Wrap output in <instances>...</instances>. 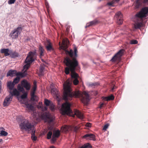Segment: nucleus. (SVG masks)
<instances>
[{
	"instance_id": "1a4fd4ad",
	"label": "nucleus",
	"mask_w": 148,
	"mask_h": 148,
	"mask_svg": "<svg viewBox=\"0 0 148 148\" xmlns=\"http://www.w3.org/2000/svg\"><path fill=\"white\" fill-rule=\"evenodd\" d=\"M60 135V131L59 130H55L53 131V135L51 139L52 142H54L56 140V138H58Z\"/></svg>"
},
{
	"instance_id": "6ab92c4d",
	"label": "nucleus",
	"mask_w": 148,
	"mask_h": 148,
	"mask_svg": "<svg viewBox=\"0 0 148 148\" xmlns=\"http://www.w3.org/2000/svg\"><path fill=\"white\" fill-rule=\"evenodd\" d=\"M16 73V71L15 70H10L9 71L7 74V76H13L15 75Z\"/></svg>"
},
{
	"instance_id": "f704fd0d",
	"label": "nucleus",
	"mask_w": 148,
	"mask_h": 148,
	"mask_svg": "<svg viewBox=\"0 0 148 148\" xmlns=\"http://www.w3.org/2000/svg\"><path fill=\"white\" fill-rule=\"evenodd\" d=\"M15 30L19 34H20L22 30V28L21 27H18Z\"/></svg>"
},
{
	"instance_id": "dca6fc26",
	"label": "nucleus",
	"mask_w": 148,
	"mask_h": 148,
	"mask_svg": "<svg viewBox=\"0 0 148 148\" xmlns=\"http://www.w3.org/2000/svg\"><path fill=\"white\" fill-rule=\"evenodd\" d=\"M15 85V84L11 81L8 82L7 86L10 91L13 89Z\"/></svg>"
},
{
	"instance_id": "7c9ffc66",
	"label": "nucleus",
	"mask_w": 148,
	"mask_h": 148,
	"mask_svg": "<svg viewBox=\"0 0 148 148\" xmlns=\"http://www.w3.org/2000/svg\"><path fill=\"white\" fill-rule=\"evenodd\" d=\"M99 85V84L97 82L93 83H89L88 84V85L89 87H92L95 86H97Z\"/></svg>"
},
{
	"instance_id": "e433bc0d",
	"label": "nucleus",
	"mask_w": 148,
	"mask_h": 148,
	"mask_svg": "<svg viewBox=\"0 0 148 148\" xmlns=\"http://www.w3.org/2000/svg\"><path fill=\"white\" fill-rule=\"evenodd\" d=\"M138 41L136 40H132L130 41V43L131 44H136L138 43Z\"/></svg>"
},
{
	"instance_id": "f3484780",
	"label": "nucleus",
	"mask_w": 148,
	"mask_h": 148,
	"mask_svg": "<svg viewBox=\"0 0 148 148\" xmlns=\"http://www.w3.org/2000/svg\"><path fill=\"white\" fill-rule=\"evenodd\" d=\"M13 91H10L9 92L10 94L9 95H12V97L13 95L18 96L19 95L20 92L18 91L16 88L13 89Z\"/></svg>"
},
{
	"instance_id": "f8f14e48",
	"label": "nucleus",
	"mask_w": 148,
	"mask_h": 148,
	"mask_svg": "<svg viewBox=\"0 0 148 148\" xmlns=\"http://www.w3.org/2000/svg\"><path fill=\"white\" fill-rule=\"evenodd\" d=\"M44 103L46 106H49V108L52 110H54V105L50 101L45 99V100Z\"/></svg>"
},
{
	"instance_id": "423d86ee",
	"label": "nucleus",
	"mask_w": 148,
	"mask_h": 148,
	"mask_svg": "<svg viewBox=\"0 0 148 148\" xmlns=\"http://www.w3.org/2000/svg\"><path fill=\"white\" fill-rule=\"evenodd\" d=\"M78 129V127H72L67 125H64L61 127V129L62 132H66L68 131L72 130L73 129L76 132Z\"/></svg>"
},
{
	"instance_id": "3c124183",
	"label": "nucleus",
	"mask_w": 148,
	"mask_h": 148,
	"mask_svg": "<svg viewBox=\"0 0 148 148\" xmlns=\"http://www.w3.org/2000/svg\"><path fill=\"white\" fill-rule=\"evenodd\" d=\"M50 148H55L53 146H51L50 147Z\"/></svg>"
},
{
	"instance_id": "7ed1b4c3",
	"label": "nucleus",
	"mask_w": 148,
	"mask_h": 148,
	"mask_svg": "<svg viewBox=\"0 0 148 148\" xmlns=\"http://www.w3.org/2000/svg\"><path fill=\"white\" fill-rule=\"evenodd\" d=\"M36 54V52H30L29 53L25 60V62L26 64L24 66V69L25 70L23 73L18 72L16 73L15 75L16 76H19L21 77H24L27 74V70L30 66V64L34 60L33 57Z\"/></svg>"
},
{
	"instance_id": "f03ea898",
	"label": "nucleus",
	"mask_w": 148,
	"mask_h": 148,
	"mask_svg": "<svg viewBox=\"0 0 148 148\" xmlns=\"http://www.w3.org/2000/svg\"><path fill=\"white\" fill-rule=\"evenodd\" d=\"M148 7L143 8L140 11L136 14L135 17V23L134 27L135 29H140L143 27V19L144 18L147 19L148 18Z\"/></svg>"
},
{
	"instance_id": "ddd939ff",
	"label": "nucleus",
	"mask_w": 148,
	"mask_h": 148,
	"mask_svg": "<svg viewBox=\"0 0 148 148\" xmlns=\"http://www.w3.org/2000/svg\"><path fill=\"white\" fill-rule=\"evenodd\" d=\"M45 46L48 51H53L54 49L52 47V44L49 41L47 40L45 44Z\"/></svg>"
},
{
	"instance_id": "c03bdc74",
	"label": "nucleus",
	"mask_w": 148,
	"mask_h": 148,
	"mask_svg": "<svg viewBox=\"0 0 148 148\" xmlns=\"http://www.w3.org/2000/svg\"><path fill=\"white\" fill-rule=\"evenodd\" d=\"M86 126L87 127H90L91 126V124L90 123H88L86 124Z\"/></svg>"
},
{
	"instance_id": "2eb2a0df",
	"label": "nucleus",
	"mask_w": 148,
	"mask_h": 148,
	"mask_svg": "<svg viewBox=\"0 0 148 148\" xmlns=\"http://www.w3.org/2000/svg\"><path fill=\"white\" fill-rule=\"evenodd\" d=\"M74 113L79 118L82 119L84 118L83 114L79 110H75Z\"/></svg>"
},
{
	"instance_id": "5701e85b",
	"label": "nucleus",
	"mask_w": 148,
	"mask_h": 148,
	"mask_svg": "<svg viewBox=\"0 0 148 148\" xmlns=\"http://www.w3.org/2000/svg\"><path fill=\"white\" fill-rule=\"evenodd\" d=\"M44 51V49L43 47L41 46H39V52L40 53V56H43Z\"/></svg>"
},
{
	"instance_id": "4c0bfd02",
	"label": "nucleus",
	"mask_w": 148,
	"mask_h": 148,
	"mask_svg": "<svg viewBox=\"0 0 148 148\" xmlns=\"http://www.w3.org/2000/svg\"><path fill=\"white\" fill-rule=\"evenodd\" d=\"M31 95V100L33 101L36 100V96L35 95Z\"/></svg>"
},
{
	"instance_id": "c9c22d12",
	"label": "nucleus",
	"mask_w": 148,
	"mask_h": 148,
	"mask_svg": "<svg viewBox=\"0 0 148 148\" xmlns=\"http://www.w3.org/2000/svg\"><path fill=\"white\" fill-rule=\"evenodd\" d=\"M52 134V132L51 131H49L48 132L47 134V138L48 139H50L51 137Z\"/></svg>"
},
{
	"instance_id": "49530a36",
	"label": "nucleus",
	"mask_w": 148,
	"mask_h": 148,
	"mask_svg": "<svg viewBox=\"0 0 148 148\" xmlns=\"http://www.w3.org/2000/svg\"><path fill=\"white\" fill-rule=\"evenodd\" d=\"M104 105V103H102L99 106V108H101Z\"/></svg>"
},
{
	"instance_id": "6e6552de",
	"label": "nucleus",
	"mask_w": 148,
	"mask_h": 148,
	"mask_svg": "<svg viewBox=\"0 0 148 148\" xmlns=\"http://www.w3.org/2000/svg\"><path fill=\"white\" fill-rule=\"evenodd\" d=\"M12 95H9L4 100L3 105L4 106H8L12 99Z\"/></svg>"
},
{
	"instance_id": "8fccbe9b",
	"label": "nucleus",
	"mask_w": 148,
	"mask_h": 148,
	"mask_svg": "<svg viewBox=\"0 0 148 148\" xmlns=\"http://www.w3.org/2000/svg\"><path fill=\"white\" fill-rule=\"evenodd\" d=\"M115 88L114 86L112 88V91H113L114 89Z\"/></svg>"
},
{
	"instance_id": "ea45409f",
	"label": "nucleus",
	"mask_w": 148,
	"mask_h": 148,
	"mask_svg": "<svg viewBox=\"0 0 148 148\" xmlns=\"http://www.w3.org/2000/svg\"><path fill=\"white\" fill-rule=\"evenodd\" d=\"M115 3V2L113 0H112L111 2L108 3L107 4L109 6H112V5Z\"/></svg>"
},
{
	"instance_id": "37998d69",
	"label": "nucleus",
	"mask_w": 148,
	"mask_h": 148,
	"mask_svg": "<svg viewBox=\"0 0 148 148\" xmlns=\"http://www.w3.org/2000/svg\"><path fill=\"white\" fill-rule=\"evenodd\" d=\"M40 107L43 111L47 110V107L41 106Z\"/></svg>"
},
{
	"instance_id": "393cba45",
	"label": "nucleus",
	"mask_w": 148,
	"mask_h": 148,
	"mask_svg": "<svg viewBox=\"0 0 148 148\" xmlns=\"http://www.w3.org/2000/svg\"><path fill=\"white\" fill-rule=\"evenodd\" d=\"M35 131L34 130H32V138L34 141H36L37 138V137L35 136Z\"/></svg>"
},
{
	"instance_id": "aec40b11",
	"label": "nucleus",
	"mask_w": 148,
	"mask_h": 148,
	"mask_svg": "<svg viewBox=\"0 0 148 148\" xmlns=\"http://www.w3.org/2000/svg\"><path fill=\"white\" fill-rule=\"evenodd\" d=\"M0 51L1 53H4L5 56H7L10 55V54L9 53V50L8 49H2Z\"/></svg>"
},
{
	"instance_id": "a211bd4d",
	"label": "nucleus",
	"mask_w": 148,
	"mask_h": 148,
	"mask_svg": "<svg viewBox=\"0 0 148 148\" xmlns=\"http://www.w3.org/2000/svg\"><path fill=\"white\" fill-rule=\"evenodd\" d=\"M19 34L16 31L14 30L10 34V36L12 37L13 38L15 39L16 38Z\"/></svg>"
},
{
	"instance_id": "473e14b6",
	"label": "nucleus",
	"mask_w": 148,
	"mask_h": 148,
	"mask_svg": "<svg viewBox=\"0 0 148 148\" xmlns=\"http://www.w3.org/2000/svg\"><path fill=\"white\" fill-rule=\"evenodd\" d=\"M23 94L21 96V98L22 99H24L26 98L27 97V93L25 91L24 92H22Z\"/></svg>"
},
{
	"instance_id": "4be33fe9",
	"label": "nucleus",
	"mask_w": 148,
	"mask_h": 148,
	"mask_svg": "<svg viewBox=\"0 0 148 148\" xmlns=\"http://www.w3.org/2000/svg\"><path fill=\"white\" fill-rule=\"evenodd\" d=\"M98 23V21L96 20L93 21H91L89 23H88L86 24V26H85L86 28L89 27L90 26L96 24Z\"/></svg>"
},
{
	"instance_id": "412c9836",
	"label": "nucleus",
	"mask_w": 148,
	"mask_h": 148,
	"mask_svg": "<svg viewBox=\"0 0 148 148\" xmlns=\"http://www.w3.org/2000/svg\"><path fill=\"white\" fill-rule=\"evenodd\" d=\"M3 130H4L3 127L0 128V136H5L7 135L8 134L7 132Z\"/></svg>"
},
{
	"instance_id": "f257e3e1",
	"label": "nucleus",
	"mask_w": 148,
	"mask_h": 148,
	"mask_svg": "<svg viewBox=\"0 0 148 148\" xmlns=\"http://www.w3.org/2000/svg\"><path fill=\"white\" fill-rule=\"evenodd\" d=\"M69 43V40L66 38L63 39L62 44H61L60 42L59 45L61 49L64 50L66 53L69 55L71 58V59L69 57H66L64 59V62L67 66L65 68V72L67 75L69 74L71 71L70 75L72 80L73 79V83L74 85H76L79 82L78 79L79 77L75 71L76 68L78 65V61L76 60L78 56V51L77 48L75 47L74 48V51L72 49L70 51L66 50V49ZM72 82V81H71L68 79L63 84L64 90L63 99L66 102L62 104L61 109H71V104L68 101L72 100L73 97L80 98L81 101L85 104H87L90 100L89 95L85 91L83 93L79 91L74 92H71Z\"/></svg>"
},
{
	"instance_id": "9b49d317",
	"label": "nucleus",
	"mask_w": 148,
	"mask_h": 148,
	"mask_svg": "<svg viewBox=\"0 0 148 148\" xmlns=\"http://www.w3.org/2000/svg\"><path fill=\"white\" fill-rule=\"evenodd\" d=\"M115 17L117 19V23L119 25H121L123 22L122 18L123 17L122 14L120 12H118L115 15Z\"/></svg>"
},
{
	"instance_id": "864d4df0",
	"label": "nucleus",
	"mask_w": 148,
	"mask_h": 148,
	"mask_svg": "<svg viewBox=\"0 0 148 148\" xmlns=\"http://www.w3.org/2000/svg\"><path fill=\"white\" fill-rule=\"evenodd\" d=\"M101 1V0H99L100 1Z\"/></svg>"
},
{
	"instance_id": "9d476101",
	"label": "nucleus",
	"mask_w": 148,
	"mask_h": 148,
	"mask_svg": "<svg viewBox=\"0 0 148 148\" xmlns=\"http://www.w3.org/2000/svg\"><path fill=\"white\" fill-rule=\"evenodd\" d=\"M21 86L25 88L27 90H29L31 88L30 84L25 80H23L21 81Z\"/></svg>"
},
{
	"instance_id": "b1692460",
	"label": "nucleus",
	"mask_w": 148,
	"mask_h": 148,
	"mask_svg": "<svg viewBox=\"0 0 148 148\" xmlns=\"http://www.w3.org/2000/svg\"><path fill=\"white\" fill-rule=\"evenodd\" d=\"M26 108L28 110L33 111L34 109V106L32 104L27 103L26 104Z\"/></svg>"
},
{
	"instance_id": "de8ad7c7",
	"label": "nucleus",
	"mask_w": 148,
	"mask_h": 148,
	"mask_svg": "<svg viewBox=\"0 0 148 148\" xmlns=\"http://www.w3.org/2000/svg\"><path fill=\"white\" fill-rule=\"evenodd\" d=\"M114 1V2H115V3L116 2H118L120 0H113Z\"/></svg>"
},
{
	"instance_id": "20e7f679",
	"label": "nucleus",
	"mask_w": 148,
	"mask_h": 148,
	"mask_svg": "<svg viewBox=\"0 0 148 148\" xmlns=\"http://www.w3.org/2000/svg\"><path fill=\"white\" fill-rule=\"evenodd\" d=\"M21 129L29 131L34 130V127L28 121L24 119L19 125Z\"/></svg>"
},
{
	"instance_id": "09e8293b",
	"label": "nucleus",
	"mask_w": 148,
	"mask_h": 148,
	"mask_svg": "<svg viewBox=\"0 0 148 148\" xmlns=\"http://www.w3.org/2000/svg\"><path fill=\"white\" fill-rule=\"evenodd\" d=\"M1 86H0V93H1Z\"/></svg>"
},
{
	"instance_id": "bb28decb",
	"label": "nucleus",
	"mask_w": 148,
	"mask_h": 148,
	"mask_svg": "<svg viewBox=\"0 0 148 148\" xmlns=\"http://www.w3.org/2000/svg\"><path fill=\"white\" fill-rule=\"evenodd\" d=\"M114 99V97L112 95L106 97H105V100L107 101L110 100H112Z\"/></svg>"
},
{
	"instance_id": "a18cd8bd",
	"label": "nucleus",
	"mask_w": 148,
	"mask_h": 148,
	"mask_svg": "<svg viewBox=\"0 0 148 148\" xmlns=\"http://www.w3.org/2000/svg\"><path fill=\"white\" fill-rule=\"evenodd\" d=\"M35 90H32V91L31 92V95H35Z\"/></svg>"
},
{
	"instance_id": "cd10ccee",
	"label": "nucleus",
	"mask_w": 148,
	"mask_h": 148,
	"mask_svg": "<svg viewBox=\"0 0 148 148\" xmlns=\"http://www.w3.org/2000/svg\"><path fill=\"white\" fill-rule=\"evenodd\" d=\"M20 79V77L18 76H17L13 80V82L15 85L18 82Z\"/></svg>"
},
{
	"instance_id": "a878e982",
	"label": "nucleus",
	"mask_w": 148,
	"mask_h": 148,
	"mask_svg": "<svg viewBox=\"0 0 148 148\" xmlns=\"http://www.w3.org/2000/svg\"><path fill=\"white\" fill-rule=\"evenodd\" d=\"M23 87L22 86H21L19 84L18 85L17 89L19 92H25V90Z\"/></svg>"
},
{
	"instance_id": "39448f33",
	"label": "nucleus",
	"mask_w": 148,
	"mask_h": 148,
	"mask_svg": "<svg viewBox=\"0 0 148 148\" xmlns=\"http://www.w3.org/2000/svg\"><path fill=\"white\" fill-rule=\"evenodd\" d=\"M42 119L45 122L50 123L53 121V118L49 113L43 112L41 115Z\"/></svg>"
},
{
	"instance_id": "0eeeda50",
	"label": "nucleus",
	"mask_w": 148,
	"mask_h": 148,
	"mask_svg": "<svg viewBox=\"0 0 148 148\" xmlns=\"http://www.w3.org/2000/svg\"><path fill=\"white\" fill-rule=\"evenodd\" d=\"M124 51V50L123 49L120 50L115 55L112 57L111 60L112 62H114L117 60L120 59L121 56Z\"/></svg>"
},
{
	"instance_id": "c756f323",
	"label": "nucleus",
	"mask_w": 148,
	"mask_h": 148,
	"mask_svg": "<svg viewBox=\"0 0 148 148\" xmlns=\"http://www.w3.org/2000/svg\"><path fill=\"white\" fill-rule=\"evenodd\" d=\"M18 54L16 52H12L10 53V56L12 58H14L18 57Z\"/></svg>"
},
{
	"instance_id": "58836bf2",
	"label": "nucleus",
	"mask_w": 148,
	"mask_h": 148,
	"mask_svg": "<svg viewBox=\"0 0 148 148\" xmlns=\"http://www.w3.org/2000/svg\"><path fill=\"white\" fill-rule=\"evenodd\" d=\"M109 125L108 124H106L103 127V130H106V129L108 127Z\"/></svg>"
},
{
	"instance_id": "4468645a",
	"label": "nucleus",
	"mask_w": 148,
	"mask_h": 148,
	"mask_svg": "<svg viewBox=\"0 0 148 148\" xmlns=\"http://www.w3.org/2000/svg\"><path fill=\"white\" fill-rule=\"evenodd\" d=\"M83 137L86 138L87 140L89 139L94 141H95L96 140L95 135L92 134H87L84 135Z\"/></svg>"
},
{
	"instance_id": "79ce46f5",
	"label": "nucleus",
	"mask_w": 148,
	"mask_h": 148,
	"mask_svg": "<svg viewBox=\"0 0 148 148\" xmlns=\"http://www.w3.org/2000/svg\"><path fill=\"white\" fill-rule=\"evenodd\" d=\"M34 86L33 87L32 90H34L36 91V82H34Z\"/></svg>"
},
{
	"instance_id": "603ef678",
	"label": "nucleus",
	"mask_w": 148,
	"mask_h": 148,
	"mask_svg": "<svg viewBox=\"0 0 148 148\" xmlns=\"http://www.w3.org/2000/svg\"><path fill=\"white\" fill-rule=\"evenodd\" d=\"M2 140V139H0V142H1Z\"/></svg>"
},
{
	"instance_id": "c85d7f7f",
	"label": "nucleus",
	"mask_w": 148,
	"mask_h": 148,
	"mask_svg": "<svg viewBox=\"0 0 148 148\" xmlns=\"http://www.w3.org/2000/svg\"><path fill=\"white\" fill-rule=\"evenodd\" d=\"M91 147L92 146L90 144L87 143L83 145L80 148H91Z\"/></svg>"
},
{
	"instance_id": "a19ab883",
	"label": "nucleus",
	"mask_w": 148,
	"mask_h": 148,
	"mask_svg": "<svg viewBox=\"0 0 148 148\" xmlns=\"http://www.w3.org/2000/svg\"><path fill=\"white\" fill-rule=\"evenodd\" d=\"M16 0H9L8 1V3L9 4L14 3L15 2Z\"/></svg>"
},
{
	"instance_id": "2f4dec72",
	"label": "nucleus",
	"mask_w": 148,
	"mask_h": 148,
	"mask_svg": "<svg viewBox=\"0 0 148 148\" xmlns=\"http://www.w3.org/2000/svg\"><path fill=\"white\" fill-rule=\"evenodd\" d=\"M45 69V67L43 65H42L40 66V71L41 75H42L43 74V71Z\"/></svg>"
},
{
	"instance_id": "72a5a7b5",
	"label": "nucleus",
	"mask_w": 148,
	"mask_h": 148,
	"mask_svg": "<svg viewBox=\"0 0 148 148\" xmlns=\"http://www.w3.org/2000/svg\"><path fill=\"white\" fill-rule=\"evenodd\" d=\"M51 92L53 94H54L56 95H57L58 92L57 90L56 89H52L51 90Z\"/></svg>"
}]
</instances>
